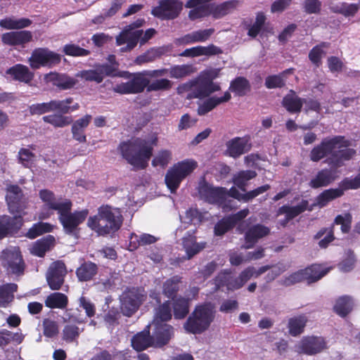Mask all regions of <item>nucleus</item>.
<instances>
[{
    "label": "nucleus",
    "instance_id": "nucleus-38",
    "mask_svg": "<svg viewBox=\"0 0 360 360\" xmlns=\"http://www.w3.org/2000/svg\"><path fill=\"white\" fill-rule=\"evenodd\" d=\"M20 217V215H19V217H15L13 218L6 215L0 217V239L6 237L11 231L20 227L15 221H20L19 219Z\"/></svg>",
    "mask_w": 360,
    "mask_h": 360
},
{
    "label": "nucleus",
    "instance_id": "nucleus-37",
    "mask_svg": "<svg viewBox=\"0 0 360 360\" xmlns=\"http://www.w3.org/2000/svg\"><path fill=\"white\" fill-rule=\"evenodd\" d=\"M31 22V20L27 18L8 17L0 20V26L6 30H18L30 26Z\"/></svg>",
    "mask_w": 360,
    "mask_h": 360
},
{
    "label": "nucleus",
    "instance_id": "nucleus-13",
    "mask_svg": "<svg viewBox=\"0 0 360 360\" xmlns=\"http://www.w3.org/2000/svg\"><path fill=\"white\" fill-rule=\"evenodd\" d=\"M148 84V79L139 72L129 81L115 85L112 90L121 94H138L143 91Z\"/></svg>",
    "mask_w": 360,
    "mask_h": 360
},
{
    "label": "nucleus",
    "instance_id": "nucleus-25",
    "mask_svg": "<svg viewBox=\"0 0 360 360\" xmlns=\"http://www.w3.org/2000/svg\"><path fill=\"white\" fill-rule=\"evenodd\" d=\"M44 79L46 82H51L54 86L61 89H69L77 84V79L66 75L50 72L45 75Z\"/></svg>",
    "mask_w": 360,
    "mask_h": 360
},
{
    "label": "nucleus",
    "instance_id": "nucleus-24",
    "mask_svg": "<svg viewBox=\"0 0 360 360\" xmlns=\"http://www.w3.org/2000/svg\"><path fill=\"white\" fill-rule=\"evenodd\" d=\"M31 32L23 30L10 32L2 34L1 41L4 44L9 46L22 45L32 39Z\"/></svg>",
    "mask_w": 360,
    "mask_h": 360
},
{
    "label": "nucleus",
    "instance_id": "nucleus-1",
    "mask_svg": "<svg viewBox=\"0 0 360 360\" xmlns=\"http://www.w3.org/2000/svg\"><path fill=\"white\" fill-rule=\"evenodd\" d=\"M158 143V136L153 134L148 139L136 138L120 143L119 150L124 159L136 169L147 167L152 155L153 146Z\"/></svg>",
    "mask_w": 360,
    "mask_h": 360
},
{
    "label": "nucleus",
    "instance_id": "nucleus-33",
    "mask_svg": "<svg viewBox=\"0 0 360 360\" xmlns=\"http://www.w3.org/2000/svg\"><path fill=\"white\" fill-rule=\"evenodd\" d=\"M230 98L231 94L229 91H226L221 97H211L199 105L198 112L200 115H205L220 103L229 101Z\"/></svg>",
    "mask_w": 360,
    "mask_h": 360
},
{
    "label": "nucleus",
    "instance_id": "nucleus-15",
    "mask_svg": "<svg viewBox=\"0 0 360 360\" xmlns=\"http://www.w3.org/2000/svg\"><path fill=\"white\" fill-rule=\"evenodd\" d=\"M296 351L308 355L321 352L326 348V342L322 337H304L295 346Z\"/></svg>",
    "mask_w": 360,
    "mask_h": 360
},
{
    "label": "nucleus",
    "instance_id": "nucleus-31",
    "mask_svg": "<svg viewBox=\"0 0 360 360\" xmlns=\"http://www.w3.org/2000/svg\"><path fill=\"white\" fill-rule=\"evenodd\" d=\"M308 205H309L308 201L303 200L295 206L284 205V206H282L281 207H280L278 210V214H285V217H286L285 222L283 223L282 224L285 225V224L288 221L295 218V217H297V215H299L300 214H301L302 212H303L304 211L307 210Z\"/></svg>",
    "mask_w": 360,
    "mask_h": 360
},
{
    "label": "nucleus",
    "instance_id": "nucleus-56",
    "mask_svg": "<svg viewBox=\"0 0 360 360\" xmlns=\"http://www.w3.org/2000/svg\"><path fill=\"white\" fill-rule=\"evenodd\" d=\"M52 230V226L48 223L39 222L35 224L27 233V236L31 239L35 238L39 235L50 232Z\"/></svg>",
    "mask_w": 360,
    "mask_h": 360
},
{
    "label": "nucleus",
    "instance_id": "nucleus-58",
    "mask_svg": "<svg viewBox=\"0 0 360 360\" xmlns=\"http://www.w3.org/2000/svg\"><path fill=\"white\" fill-rule=\"evenodd\" d=\"M43 120L56 127H63L71 122V119L70 117L58 115L44 116Z\"/></svg>",
    "mask_w": 360,
    "mask_h": 360
},
{
    "label": "nucleus",
    "instance_id": "nucleus-12",
    "mask_svg": "<svg viewBox=\"0 0 360 360\" xmlns=\"http://www.w3.org/2000/svg\"><path fill=\"white\" fill-rule=\"evenodd\" d=\"M3 266L7 271L19 274L24 270V264L18 247H10L3 251L1 255Z\"/></svg>",
    "mask_w": 360,
    "mask_h": 360
},
{
    "label": "nucleus",
    "instance_id": "nucleus-2",
    "mask_svg": "<svg viewBox=\"0 0 360 360\" xmlns=\"http://www.w3.org/2000/svg\"><path fill=\"white\" fill-rule=\"evenodd\" d=\"M122 222L120 210L105 205L99 207L97 214L88 219L87 226L98 236H112L121 228Z\"/></svg>",
    "mask_w": 360,
    "mask_h": 360
},
{
    "label": "nucleus",
    "instance_id": "nucleus-11",
    "mask_svg": "<svg viewBox=\"0 0 360 360\" xmlns=\"http://www.w3.org/2000/svg\"><path fill=\"white\" fill-rule=\"evenodd\" d=\"M145 298L146 295L143 293V290L139 289H133L123 292L120 297L122 314L129 317L132 316Z\"/></svg>",
    "mask_w": 360,
    "mask_h": 360
},
{
    "label": "nucleus",
    "instance_id": "nucleus-52",
    "mask_svg": "<svg viewBox=\"0 0 360 360\" xmlns=\"http://www.w3.org/2000/svg\"><path fill=\"white\" fill-rule=\"evenodd\" d=\"M230 90L238 96H243L250 90L249 82L245 78L239 77L231 82Z\"/></svg>",
    "mask_w": 360,
    "mask_h": 360
},
{
    "label": "nucleus",
    "instance_id": "nucleus-63",
    "mask_svg": "<svg viewBox=\"0 0 360 360\" xmlns=\"http://www.w3.org/2000/svg\"><path fill=\"white\" fill-rule=\"evenodd\" d=\"M352 215L349 213H344L338 215L335 219V224L341 225L343 233H347L350 230Z\"/></svg>",
    "mask_w": 360,
    "mask_h": 360
},
{
    "label": "nucleus",
    "instance_id": "nucleus-30",
    "mask_svg": "<svg viewBox=\"0 0 360 360\" xmlns=\"http://www.w3.org/2000/svg\"><path fill=\"white\" fill-rule=\"evenodd\" d=\"M92 119L91 115H86L83 117L76 120L72 126V133L73 138L79 142H85L86 136L84 129L88 127Z\"/></svg>",
    "mask_w": 360,
    "mask_h": 360
},
{
    "label": "nucleus",
    "instance_id": "nucleus-53",
    "mask_svg": "<svg viewBox=\"0 0 360 360\" xmlns=\"http://www.w3.org/2000/svg\"><path fill=\"white\" fill-rule=\"evenodd\" d=\"M23 340V335L20 333H12L6 329L0 330V346H4L13 341L17 344Z\"/></svg>",
    "mask_w": 360,
    "mask_h": 360
},
{
    "label": "nucleus",
    "instance_id": "nucleus-32",
    "mask_svg": "<svg viewBox=\"0 0 360 360\" xmlns=\"http://www.w3.org/2000/svg\"><path fill=\"white\" fill-rule=\"evenodd\" d=\"M306 281L308 283L316 282L326 275L330 268H326L321 264H312L303 269Z\"/></svg>",
    "mask_w": 360,
    "mask_h": 360
},
{
    "label": "nucleus",
    "instance_id": "nucleus-16",
    "mask_svg": "<svg viewBox=\"0 0 360 360\" xmlns=\"http://www.w3.org/2000/svg\"><path fill=\"white\" fill-rule=\"evenodd\" d=\"M340 138L324 139L321 143L314 147L310 153V158L314 162H318L325 156L330 155H336V148L341 141Z\"/></svg>",
    "mask_w": 360,
    "mask_h": 360
},
{
    "label": "nucleus",
    "instance_id": "nucleus-64",
    "mask_svg": "<svg viewBox=\"0 0 360 360\" xmlns=\"http://www.w3.org/2000/svg\"><path fill=\"white\" fill-rule=\"evenodd\" d=\"M146 86L148 91L165 90L171 87V82L167 79H160L148 83Z\"/></svg>",
    "mask_w": 360,
    "mask_h": 360
},
{
    "label": "nucleus",
    "instance_id": "nucleus-14",
    "mask_svg": "<svg viewBox=\"0 0 360 360\" xmlns=\"http://www.w3.org/2000/svg\"><path fill=\"white\" fill-rule=\"evenodd\" d=\"M182 3L178 0H164L152 9V14L160 19H173L182 9Z\"/></svg>",
    "mask_w": 360,
    "mask_h": 360
},
{
    "label": "nucleus",
    "instance_id": "nucleus-51",
    "mask_svg": "<svg viewBox=\"0 0 360 360\" xmlns=\"http://www.w3.org/2000/svg\"><path fill=\"white\" fill-rule=\"evenodd\" d=\"M359 5L356 4H347L345 2L338 5L331 6L330 9L335 12L344 15L345 16H353L359 10Z\"/></svg>",
    "mask_w": 360,
    "mask_h": 360
},
{
    "label": "nucleus",
    "instance_id": "nucleus-5",
    "mask_svg": "<svg viewBox=\"0 0 360 360\" xmlns=\"http://www.w3.org/2000/svg\"><path fill=\"white\" fill-rule=\"evenodd\" d=\"M198 167V162L193 159H186L175 163L165 175V181L171 193H175L181 181L190 175Z\"/></svg>",
    "mask_w": 360,
    "mask_h": 360
},
{
    "label": "nucleus",
    "instance_id": "nucleus-48",
    "mask_svg": "<svg viewBox=\"0 0 360 360\" xmlns=\"http://www.w3.org/2000/svg\"><path fill=\"white\" fill-rule=\"evenodd\" d=\"M340 189H328L321 193L316 198V204L320 207L326 206L332 200L342 195Z\"/></svg>",
    "mask_w": 360,
    "mask_h": 360
},
{
    "label": "nucleus",
    "instance_id": "nucleus-28",
    "mask_svg": "<svg viewBox=\"0 0 360 360\" xmlns=\"http://www.w3.org/2000/svg\"><path fill=\"white\" fill-rule=\"evenodd\" d=\"M240 279L238 277L234 278L231 276L230 272L224 271L220 273L214 281V291L223 286H226L228 290H235L240 288L241 287H236L240 284Z\"/></svg>",
    "mask_w": 360,
    "mask_h": 360
},
{
    "label": "nucleus",
    "instance_id": "nucleus-57",
    "mask_svg": "<svg viewBox=\"0 0 360 360\" xmlns=\"http://www.w3.org/2000/svg\"><path fill=\"white\" fill-rule=\"evenodd\" d=\"M76 77H81L86 81L95 82L98 84L102 82V77L98 72L97 66L94 69L79 71L76 74Z\"/></svg>",
    "mask_w": 360,
    "mask_h": 360
},
{
    "label": "nucleus",
    "instance_id": "nucleus-61",
    "mask_svg": "<svg viewBox=\"0 0 360 360\" xmlns=\"http://www.w3.org/2000/svg\"><path fill=\"white\" fill-rule=\"evenodd\" d=\"M327 43H321L314 46L309 53V58L310 60L316 66H319L321 64V60L324 54L323 49L327 47Z\"/></svg>",
    "mask_w": 360,
    "mask_h": 360
},
{
    "label": "nucleus",
    "instance_id": "nucleus-50",
    "mask_svg": "<svg viewBox=\"0 0 360 360\" xmlns=\"http://www.w3.org/2000/svg\"><path fill=\"white\" fill-rule=\"evenodd\" d=\"M181 278L178 276L167 280L163 284V293L168 298H173L179 289Z\"/></svg>",
    "mask_w": 360,
    "mask_h": 360
},
{
    "label": "nucleus",
    "instance_id": "nucleus-62",
    "mask_svg": "<svg viewBox=\"0 0 360 360\" xmlns=\"http://www.w3.org/2000/svg\"><path fill=\"white\" fill-rule=\"evenodd\" d=\"M265 20L266 17L264 14L262 13H258L256 16L255 22L248 30V35L252 37H255L264 26Z\"/></svg>",
    "mask_w": 360,
    "mask_h": 360
},
{
    "label": "nucleus",
    "instance_id": "nucleus-43",
    "mask_svg": "<svg viewBox=\"0 0 360 360\" xmlns=\"http://www.w3.org/2000/svg\"><path fill=\"white\" fill-rule=\"evenodd\" d=\"M97 272V266L91 262H86L82 264L77 269V276L81 281H86L91 280Z\"/></svg>",
    "mask_w": 360,
    "mask_h": 360
},
{
    "label": "nucleus",
    "instance_id": "nucleus-35",
    "mask_svg": "<svg viewBox=\"0 0 360 360\" xmlns=\"http://www.w3.org/2000/svg\"><path fill=\"white\" fill-rule=\"evenodd\" d=\"M54 238L52 236H47L36 241L30 248V252L38 257H43L54 243Z\"/></svg>",
    "mask_w": 360,
    "mask_h": 360
},
{
    "label": "nucleus",
    "instance_id": "nucleus-9",
    "mask_svg": "<svg viewBox=\"0 0 360 360\" xmlns=\"http://www.w3.org/2000/svg\"><path fill=\"white\" fill-rule=\"evenodd\" d=\"M41 200L44 202V208L39 214L41 219L49 218L53 211L58 212L62 207H68L69 200L56 198L54 193L47 189H42L39 193Z\"/></svg>",
    "mask_w": 360,
    "mask_h": 360
},
{
    "label": "nucleus",
    "instance_id": "nucleus-26",
    "mask_svg": "<svg viewBox=\"0 0 360 360\" xmlns=\"http://www.w3.org/2000/svg\"><path fill=\"white\" fill-rule=\"evenodd\" d=\"M6 74L9 75L13 79L20 82L29 83L34 77L33 73L29 68L22 64H16L8 68Z\"/></svg>",
    "mask_w": 360,
    "mask_h": 360
},
{
    "label": "nucleus",
    "instance_id": "nucleus-6",
    "mask_svg": "<svg viewBox=\"0 0 360 360\" xmlns=\"http://www.w3.org/2000/svg\"><path fill=\"white\" fill-rule=\"evenodd\" d=\"M68 207H62L58 212L59 220L62 224L66 233L75 235L77 233V227L86 218L89 214L88 210L70 212L72 203L69 200Z\"/></svg>",
    "mask_w": 360,
    "mask_h": 360
},
{
    "label": "nucleus",
    "instance_id": "nucleus-10",
    "mask_svg": "<svg viewBox=\"0 0 360 360\" xmlns=\"http://www.w3.org/2000/svg\"><path fill=\"white\" fill-rule=\"evenodd\" d=\"M60 61V56L48 49L39 48L33 51L29 58L30 65L33 69L41 67H53Z\"/></svg>",
    "mask_w": 360,
    "mask_h": 360
},
{
    "label": "nucleus",
    "instance_id": "nucleus-17",
    "mask_svg": "<svg viewBox=\"0 0 360 360\" xmlns=\"http://www.w3.org/2000/svg\"><path fill=\"white\" fill-rule=\"evenodd\" d=\"M6 200L10 212L13 214H19L25 208V200L19 186L9 185L6 188Z\"/></svg>",
    "mask_w": 360,
    "mask_h": 360
},
{
    "label": "nucleus",
    "instance_id": "nucleus-59",
    "mask_svg": "<svg viewBox=\"0 0 360 360\" xmlns=\"http://www.w3.org/2000/svg\"><path fill=\"white\" fill-rule=\"evenodd\" d=\"M18 157V162L25 167H31L35 160L34 154L28 148H21Z\"/></svg>",
    "mask_w": 360,
    "mask_h": 360
},
{
    "label": "nucleus",
    "instance_id": "nucleus-41",
    "mask_svg": "<svg viewBox=\"0 0 360 360\" xmlns=\"http://www.w3.org/2000/svg\"><path fill=\"white\" fill-rule=\"evenodd\" d=\"M307 318L304 315H300L291 318L288 321L289 333L292 336H297L304 331Z\"/></svg>",
    "mask_w": 360,
    "mask_h": 360
},
{
    "label": "nucleus",
    "instance_id": "nucleus-60",
    "mask_svg": "<svg viewBox=\"0 0 360 360\" xmlns=\"http://www.w3.org/2000/svg\"><path fill=\"white\" fill-rule=\"evenodd\" d=\"M59 331L58 323L52 319H46L43 321V333L47 338H53Z\"/></svg>",
    "mask_w": 360,
    "mask_h": 360
},
{
    "label": "nucleus",
    "instance_id": "nucleus-47",
    "mask_svg": "<svg viewBox=\"0 0 360 360\" xmlns=\"http://www.w3.org/2000/svg\"><path fill=\"white\" fill-rule=\"evenodd\" d=\"M174 316L176 319L184 318L188 313L189 304L186 298L179 297L174 300Z\"/></svg>",
    "mask_w": 360,
    "mask_h": 360
},
{
    "label": "nucleus",
    "instance_id": "nucleus-34",
    "mask_svg": "<svg viewBox=\"0 0 360 360\" xmlns=\"http://www.w3.org/2000/svg\"><path fill=\"white\" fill-rule=\"evenodd\" d=\"M219 51V48L214 45L208 46H198L186 49L181 54V56L184 57H195L199 56H210L218 53Z\"/></svg>",
    "mask_w": 360,
    "mask_h": 360
},
{
    "label": "nucleus",
    "instance_id": "nucleus-20",
    "mask_svg": "<svg viewBox=\"0 0 360 360\" xmlns=\"http://www.w3.org/2000/svg\"><path fill=\"white\" fill-rule=\"evenodd\" d=\"M270 232L269 228L262 224H256L250 227L245 233V244L243 248L250 249L263 237L267 236Z\"/></svg>",
    "mask_w": 360,
    "mask_h": 360
},
{
    "label": "nucleus",
    "instance_id": "nucleus-7",
    "mask_svg": "<svg viewBox=\"0 0 360 360\" xmlns=\"http://www.w3.org/2000/svg\"><path fill=\"white\" fill-rule=\"evenodd\" d=\"M185 87L191 91L188 98H203L220 89V86L212 82L208 74L200 75L197 79L185 84Z\"/></svg>",
    "mask_w": 360,
    "mask_h": 360
},
{
    "label": "nucleus",
    "instance_id": "nucleus-21",
    "mask_svg": "<svg viewBox=\"0 0 360 360\" xmlns=\"http://www.w3.org/2000/svg\"><path fill=\"white\" fill-rule=\"evenodd\" d=\"M154 331L153 339L155 342V347H162L166 345L174 335V328L165 323H153Z\"/></svg>",
    "mask_w": 360,
    "mask_h": 360
},
{
    "label": "nucleus",
    "instance_id": "nucleus-39",
    "mask_svg": "<svg viewBox=\"0 0 360 360\" xmlns=\"http://www.w3.org/2000/svg\"><path fill=\"white\" fill-rule=\"evenodd\" d=\"M68 303V297L60 292H53L49 295L46 300L45 304L47 307L54 309H63Z\"/></svg>",
    "mask_w": 360,
    "mask_h": 360
},
{
    "label": "nucleus",
    "instance_id": "nucleus-29",
    "mask_svg": "<svg viewBox=\"0 0 360 360\" xmlns=\"http://www.w3.org/2000/svg\"><path fill=\"white\" fill-rule=\"evenodd\" d=\"M149 326L143 331L137 333L131 339V345L136 351H142L150 346H155L153 336H150Z\"/></svg>",
    "mask_w": 360,
    "mask_h": 360
},
{
    "label": "nucleus",
    "instance_id": "nucleus-46",
    "mask_svg": "<svg viewBox=\"0 0 360 360\" xmlns=\"http://www.w3.org/2000/svg\"><path fill=\"white\" fill-rule=\"evenodd\" d=\"M257 174L252 170L240 171L233 177V184L243 191H245V186L248 181L255 178Z\"/></svg>",
    "mask_w": 360,
    "mask_h": 360
},
{
    "label": "nucleus",
    "instance_id": "nucleus-44",
    "mask_svg": "<svg viewBox=\"0 0 360 360\" xmlns=\"http://www.w3.org/2000/svg\"><path fill=\"white\" fill-rule=\"evenodd\" d=\"M17 288L15 283H8L0 287V307H6L13 300V292L17 290Z\"/></svg>",
    "mask_w": 360,
    "mask_h": 360
},
{
    "label": "nucleus",
    "instance_id": "nucleus-19",
    "mask_svg": "<svg viewBox=\"0 0 360 360\" xmlns=\"http://www.w3.org/2000/svg\"><path fill=\"white\" fill-rule=\"evenodd\" d=\"M66 273L65 265L60 261L55 262L49 266L46 273V280L51 290H56L60 288Z\"/></svg>",
    "mask_w": 360,
    "mask_h": 360
},
{
    "label": "nucleus",
    "instance_id": "nucleus-3",
    "mask_svg": "<svg viewBox=\"0 0 360 360\" xmlns=\"http://www.w3.org/2000/svg\"><path fill=\"white\" fill-rule=\"evenodd\" d=\"M215 317L214 305L211 302L198 304L184 325L189 333L201 334L207 330Z\"/></svg>",
    "mask_w": 360,
    "mask_h": 360
},
{
    "label": "nucleus",
    "instance_id": "nucleus-23",
    "mask_svg": "<svg viewBox=\"0 0 360 360\" xmlns=\"http://www.w3.org/2000/svg\"><path fill=\"white\" fill-rule=\"evenodd\" d=\"M328 169H322L319 171L317 174L311 179L309 182V186L311 188H317L323 186H326L333 182L338 177L337 168L333 167Z\"/></svg>",
    "mask_w": 360,
    "mask_h": 360
},
{
    "label": "nucleus",
    "instance_id": "nucleus-8",
    "mask_svg": "<svg viewBox=\"0 0 360 360\" xmlns=\"http://www.w3.org/2000/svg\"><path fill=\"white\" fill-rule=\"evenodd\" d=\"M144 22L145 20L143 19L136 20L127 26L116 37V43L118 46L127 44L126 46L120 49L122 52L129 51L136 46L139 38L143 34V30H138L137 28L141 27Z\"/></svg>",
    "mask_w": 360,
    "mask_h": 360
},
{
    "label": "nucleus",
    "instance_id": "nucleus-18",
    "mask_svg": "<svg viewBox=\"0 0 360 360\" xmlns=\"http://www.w3.org/2000/svg\"><path fill=\"white\" fill-rule=\"evenodd\" d=\"M335 138H340L342 140L338 143V147L336 148L335 153L337 155L328 159L327 162L333 167L338 168L342 165L343 161L351 159L355 154V150L348 148L350 143L343 136H335Z\"/></svg>",
    "mask_w": 360,
    "mask_h": 360
},
{
    "label": "nucleus",
    "instance_id": "nucleus-22",
    "mask_svg": "<svg viewBox=\"0 0 360 360\" xmlns=\"http://www.w3.org/2000/svg\"><path fill=\"white\" fill-rule=\"evenodd\" d=\"M226 153L233 158H237L247 153L251 148L248 137H236L226 143Z\"/></svg>",
    "mask_w": 360,
    "mask_h": 360
},
{
    "label": "nucleus",
    "instance_id": "nucleus-4",
    "mask_svg": "<svg viewBox=\"0 0 360 360\" xmlns=\"http://www.w3.org/2000/svg\"><path fill=\"white\" fill-rule=\"evenodd\" d=\"M198 194L201 199L210 203L216 204L224 211L233 209V200L230 190L228 191L222 187H214L209 184L204 178L200 179L198 186Z\"/></svg>",
    "mask_w": 360,
    "mask_h": 360
},
{
    "label": "nucleus",
    "instance_id": "nucleus-27",
    "mask_svg": "<svg viewBox=\"0 0 360 360\" xmlns=\"http://www.w3.org/2000/svg\"><path fill=\"white\" fill-rule=\"evenodd\" d=\"M195 232L188 231L182 238V245L188 259H191L200 250L205 248V243H196Z\"/></svg>",
    "mask_w": 360,
    "mask_h": 360
},
{
    "label": "nucleus",
    "instance_id": "nucleus-36",
    "mask_svg": "<svg viewBox=\"0 0 360 360\" xmlns=\"http://www.w3.org/2000/svg\"><path fill=\"white\" fill-rule=\"evenodd\" d=\"M270 186L269 185H264L257 188L251 191L250 192L245 193H240L236 188L232 187L230 189L231 195L233 198L237 199L238 200H241L243 202H248L250 200L257 197V195L264 193L267 190H269Z\"/></svg>",
    "mask_w": 360,
    "mask_h": 360
},
{
    "label": "nucleus",
    "instance_id": "nucleus-45",
    "mask_svg": "<svg viewBox=\"0 0 360 360\" xmlns=\"http://www.w3.org/2000/svg\"><path fill=\"white\" fill-rule=\"evenodd\" d=\"M97 68L98 70V72L101 73L102 77V81L103 80L104 77L105 76L109 77H115V76H120V77H128V76L130 75L128 72H123L122 73L118 72V67L119 64H102L96 65Z\"/></svg>",
    "mask_w": 360,
    "mask_h": 360
},
{
    "label": "nucleus",
    "instance_id": "nucleus-42",
    "mask_svg": "<svg viewBox=\"0 0 360 360\" xmlns=\"http://www.w3.org/2000/svg\"><path fill=\"white\" fill-rule=\"evenodd\" d=\"M283 105L288 111L296 112L300 110L303 101L295 92H290L283 98Z\"/></svg>",
    "mask_w": 360,
    "mask_h": 360
},
{
    "label": "nucleus",
    "instance_id": "nucleus-55",
    "mask_svg": "<svg viewBox=\"0 0 360 360\" xmlns=\"http://www.w3.org/2000/svg\"><path fill=\"white\" fill-rule=\"evenodd\" d=\"M172 159V152L169 150H160L153 158L152 165L153 167H165Z\"/></svg>",
    "mask_w": 360,
    "mask_h": 360
},
{
    "label": "nucleus",
    "instance_id": "nucleus-54",
    "mask_svg": "<svg viewBox=\"0 0 360 360\" xmlns=\"http://www.w3.org/2000/svg\"><path fill=\"white\" fill-rule=\"evenodd\" d=\"M83 331L79 327L72 324H67L63 330V340L67 342H72L76 340L79 334Z\"/></svg>",
    "mask_w": 360,
    "mask_h": 360
},
{
    "label": "nucleus",
    "instance_id": "nucleus-40",
    "mask_svg": "<svg viewBox=\"0 0 360 360\" xmlns=\"http://www.w3.org/2000/svg\"><path fill=\"white\" fill-rule=\"evenodd\" d=\"M352 299L349 296L339 297L334 305V311L340 316H345L349 314L353 307Z\"/></svg>",
    "mask_w": 360,
    "mask_h": 360
},
{
    "label": "nucleus",
    "instance_id": "nucleus-49",
    "mask_svg": "<svg viewBox=\"0 0 360 360\" xmlns=\"http://www.w3.org/2000/svg\"><path fill=\"white\" fill-rule=\"evenodd\" d=\"M172 318V310L170 302L169 301L163 303L155 309L153 323H164Z\"/></svg>",
    "mask_w": 360,
    "mask_h": 360
}]
</instances>
